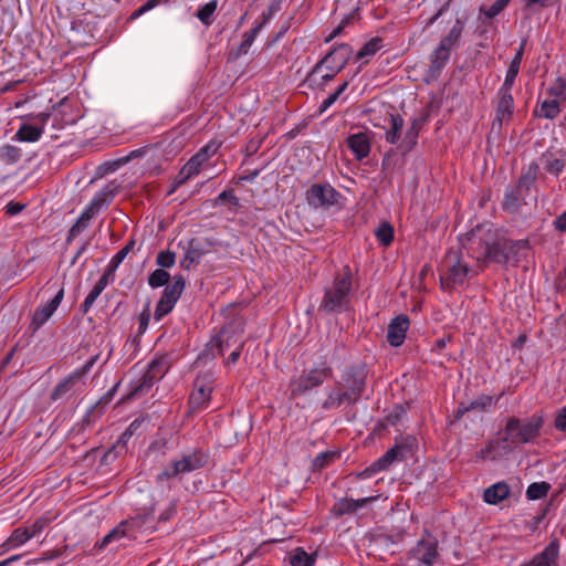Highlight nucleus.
Wrapping results in <instances>:
<instances>
[{"mask_svg":"<svg viewBox=\"0 0 566 566\" xmlns=\"http://www.w3.org/2000/svg\"><path fill=\"white\" fill-rule=\"evenodd\" d=\"M539 159L544 169L555 177H558L566 166V160L563 158H556L551 150L544 151Z\"/></svg>","mask_w":566,"mask_h":566,"instance_id":"7c9ffc66","label":"nucleus"},{"mask_svg":"<svg viewBox=\"0 0 566 566\" xmlns=\"http://www.w3.org/2000/svg\"><path fill=\"white\" fill-rule=\"evenodd\" d=\"M118 190V186L112 184H108L105 186L101 191H98L87 206L91 211L96 213L102 207H107L113 201L116 192Z\"/></svg>","mask_w":566,"mask_h":566,"instance_id":"cd10ccee","label":"nucleus"},{"mask_svg":"<svg viewBox=\"0 0 566 566\" xmlns=\"http://www.w3.org/2000/svg\"><path fill=\"white\" fill-rule=\"evenodd\" d=\"M539 174V165L532 161L525 169H523L517 184L509 186L505 189L504 198L502 201L503 211L514 214L521 211L522 207L526 205L525 198L530 193L532 187Z\"/></svg>","mask_w":566,"mask_h":566,"instance_id":"20e7f679","label":"nucleus"},{"mask_svg":"<svg viewBox=\"0 0 566 566\" xmlns=\"http://www.w3.org/2000/svg\"><path fill=\"white\" fill-rule=\"evenodd\" d=\"M554 426L558 431L566 432V406L557 412Z\"/></svg>","mask_w":566,"mask_h":566,"instance_id":"0e129e2a","label":"nucleus"},{"mask_svg":"<svg viewBox=\"0 0 566 566\" xmlns=\"http://www.w3.org/2000/svg\"><path fill=\"white\" fill-rule=\"evenodd\" d=\"M367 377L368 367L365 363L350 364L343 370L340 379L335 382V389L347 396L348 405H355L366 390Z\"/></svg>","mask_w":566,"mask_h":566,"instance_id":"39448f33","label":"nucleus"},{"mask_svg":"<svg viewBox=\"0 0 566 566\" xmlns=\"http://www.w3.org/2000/svg\"><path fill=\"white\" fill-rule=\"evenodd\" d=\"M410 554L420 563L431 566L438 554V539L426 528Z\"/></svg>","mask_w":566,"mask_h":566,"instance_id":"ddd939ff","label":"nucleus"},{"mask_svg":"<svg viewBox=\"0 0 566 566\" xmlns=\"http://www.w3.org/2000/svg\"><path fill=\"white\" fill-rule=\"evenodd\" d=\"M409 325V317L405 314L391 319L387 329V342L390 346L399 347L403 344Z\"/></svg>","mask_w":566,"mask_h":566,"instance_id":"6ab92c4d","label":"nucleus"},{"mask_svg":"<svg viewBox=\"0 0 566 566\" xmlns=\"http://www.w3.org/2000/svg\"><path fill=\"white\" fill-rule=\"evenodd\" d=\"M346 395H343L340 390H335L328 394L327 398L323 401L322 408L325 410H329L333 408H338L344 403H348V399Z\"/></svg>","mask_w":566,"mask_h":566,"instance_id":"49530a36","label":"nucleus"},{"mask_svg":"<svg viewBox=\"0 0 566 566\" xmlns=\"http://www.w3.org/2000/svg\"><path fill=\"white\" fill-rule=\"evenodd\" d=\"M218 7L217 0L209 1L197 11L198 19L206 25L212 23V15Z\"/></svg>","mask_w":566,"mask_h":566,"instance_id":"09e8293b","label":"nucleus"},{"mask_svg":"<svg viewBox=\"0 0 566 566\" xmlns=\"http://www.w3.org/2000/svg\"><path fill=\"white\" fill-rule=\"evenodd\" d=\"M558 555L559 539L554 537L543 549V552L535 555L532 560L524 563L521 566H558Z\"/></svg>","mask_w":566,"mask_h":566,"instance_id":"4be33fe9","label":"nucleus"},{"mask_svg":"<svg viewBox=\"0 0 566 566\" xmlns=\"http://www.w3.org/2000/svg\"><path fill=\"white\" fill-rule=\"evenodd\" d=\"M170 274L165 269H156L148 276V284L153 289L168 286Z\"/></svg>","mask_w":566,"mask_h":566,"instance_id":"a18cd8bd","label":"nucleus"},{"mask_svg":"<svg viewBox=\"0 0 566 566\" xmlns=\"http://www.w3.org/2000/svg\"><path fill=\"white\" fill-rule=\"evenodd\" d=\"M201 154H196L192 156L188 163L180 170V175H185V178H190L193 175L199 174L201 165L203 164V159H201Z\"/></svg>","mask_w":566,"mask_h":566,"instance_id":"de8ad7c7","label":"nucleus"},{"mask_svg":"<svg viewBox=\"0 0 566 566\" xmlns=\"http://www.w3.org/2000/svg\"><path fill=\"white\" fill-rule=\"evenodd\" d=\"M346 145L352 150L356 160H363L369 156L371 140L367 133L359 132L346 138Z\"/></svg>","mask_w":566,"mask_h":566,"instance_id":"5701e85b","label":"nucleus"},{"mask_svg":"<svg viewBox=\"0 0 566 566\" xmlns=\"http://www.w3.org/2000/svg\"><path fill=\"white\" fill-rule=\"evenodd\" d=\"M405 413L406 409L401 405H397L394 410L386 416V422L395 426L401 420Z\"/></svg>","mask_w":566,"mask_h":566,"instance_id":"13d9d810","label":"nucleus"},{"mask_svg":"<svg viewBox=\"0 0 566 566\" xmlns=\"http://www.w3.org/2000/svg\"><path fill=\"white\" fill-rule=\"evenodd\" d=\"M214 374L211 370L201 371L193 380V388L188 399L191 412L206 409L213 391Z\"/></svg>","mask_w":566,"mask_h":566,"instance_id":"1a4fd4ad","label":"nucleus"},{"mask_svg":"<svg viewBox=\"0 0 566 566\" xmlns=\"http://www.w3.org/2000/svg\"><path fill=\"white\" fill-rule=\"evenodd\" d=\"M25 208L24 203L17 202V201H10L6 206V213L9 216H15L20 213Z\"/></svg>","mask_w":566,"mask_h":566,"instance_id":"774afa93","label":"nucleus"},{"mask_svg":"<svg viewBox=\"0 0 566 566\" xmlns=\"http://www.w3.org/2000/svg\"><path fill=\"white\" fill-rule=\"evenodd\" d=\"M451 51L443 48V45H438L430 56V65L427 72L426 81L437 80L442 72L443 67L450 60Z\"/></svg>","mask_w":566,"mask_h":566,"instance_id":"b1692460","label":"nucleus"},{"mask_svg":"<svg viewBox=\"0 0 566 566\" xmlns=\"http://www.w3.org/2000/svg\"><path fill=\"white\" fill-rule=\"evenodd\" d=\"M316 559L315 554H307L303 547H297L291 558L292 566H313Z\"/></svg>","mask_w":566,"mask_h":566,"instance_id":"c03bdc74","label":"nucleus"},{"mask_svg":"<svg viewBox=\"0 0 566 566\" xmlns=\"http://www.w3.org/2000/svg\"><path fill=\"white\" fill-rule=\"evenodd\" d=\"M244 344H245L244 340H239L235 349L227 358V361H226L227 365L235 364L239 360V358L241 356V352H242V349L244 347Z\"/></svg>","mask_w":566,"mask_h":566,"instance_id":"69168bd1","label":"nucleus"},{"mask_svg":"<svg viewBox=\"0 0 566 566\" xmlns=\"http://www.w3.org/2000/svg\"><path fill=\"white\" fill-rule=\"evenodd\" d=\"M510 493V485L505 481H501L484 490L483 500L488 504L496 505L509 497Z\"/></svg>","mask_w":566,"mask_h":566,"instance_id":"c85d7f7f","label":"nucleus"},{"mask_svg":"<svg viewBox=\"0 0 566 566\" xmlns=\"http://www.w3.org/2000/svg\"><path fill=\"white\" fill-rule=\"evenodd\" d=\"M394 227L388 221H382L377 228L375 234L382 247H388L394 241Z\"/></svg>","mask_w":566,"mask_h":566,"instance_id":"a19ab883","label":"nucleus"},{"mask_svg":"<svg viewBox=\"0 0 566 566\" xmlns=\"http://www.w3.org/2000/svg\"><path fill=\"white\" fill-rule=\"evenodd\" d=\"M463 29L464 22L459 18L455 19L453 27L450 29L449 33L441 39L439 45H443V48L452 51V49L458 44Z\"/></svg>","mask_w":566,"mask_h":566,"instance_id":"c9c22d12","label":"nucleus"},{"mask_svg":"<svg viewBox=\"0 0 566 566\" xmlns=\"http://www.w3.org/2000/svg\"><path fill=\"white\" fill-rule=\"evenodd\" d=\"M29 539H31L29 531L25 527H18L11 533L3 546L7 547V549H10L24 544Z\"/></svg>","mask_w":566,"mask_h":566,"instance_id":"79ce46f5","label":"nucleus"},{"mask_svg":"<svg viewBox=\"0 0 566 566\" xmlns=\"http://www.w3.org/2000/svg\"><path fill=\"white\" fill-rule=\"evenodd\" d=\"M544 426L543 412H535L527 419H520L515 416L507 417L504 428L499 431L495 444L502 449H510L526 444L541 436Z\"/></svg>","mask_w":566,"mask_h":566,"instance_id":"f03ea898","label":"nucleus"},{"mask_svg":"<svg viewBox=\"0 0 566 566\" xmlns=\"http://www.w3.org/2000/svg\"><path fill=\"white\" fill-rule=\"evenodd\" d=\"M175 471V461L165 470H163L160 473L157 474L156 481L157 482H164L166 480H169L171 478H175L180 474V472H174Z\"/></svg>","mask_w":566,"mask_h":566,"instance_id":"e2e57ef3","label":"nucleus"},{"mask_svg":"<svg viewBox=\"0 0 566 566\" xmlns=\"http://www.w3.org/2000/svg\"><path fill=\"white\" fill-rule=\"evenodd\" d=\"M392 463L385 457H380L376 461L371 463V469L376 470L377 472L387 470Z\"/></svg>","mask_w":566,"mask_h":566,"instance_id":"338daca9","label":"nucleus"},{"mask_svg":"<svg viewBox=\"0 0 566 566\" xmlns=\"http://www.w3.org/2000/svg\"><path fill=\"white\" fill-rule=\"evenodd\" d=\"M551 490L548 482H534L526 489V497L531 501L541 500L547 495Z\"/></svg>","mask_w":566,"mask_h":566,"instance_id":"ea45409f","label":"nucleus"},{"mask_svg":"<svg viewBox=\"0 0 566 566\" xmlns=\"http://www.w3.org/2000/svg\"><path fill=\"white\" fill-rule=\"evenodd\" d=\"M382 42L384 40L380 36L371 38L356 53L355 60L367 63L382 48Z\"/></svg>","mask_w":566,"mask_h":566,"instance_id":"473e14b6","label":"nucleus"},{"mask_svg":"<svg viewBox=\"0 0 566 566\" xmlns=\"http://www.w3.org/2000/svg\"><path fill=\"white\" fill-rule=\"evenodd\" d=\"M459 242L461 249L475 259L481 269L491 263L518 266L531 249L528 240H512L489 222L476 224L460 237Z\"/></svg>","mask_w":566,"mask_h":566,"instance_id":"f257e3e1","label":"nucleus"},{"mask_svg":"<svg viewBox=\"0 0 566 566\" xmlns=\"http://www.w3.org/2000/svg\"><path fill=\"white\" fill-rule=\"evenodd\" d=\"M353 52V48L347 43L333 46L332 50L314 65L306 77V82H311L314 74L321 72L323 66L334 72V74H338L350 60Z\"/></svg>","mask_w":566,"mask_h":566,"instance_id":"9d476101","label":"nucleus"},{"mask_svg":"<svg viewBox=\"0 0 566 566\" xmlns=\"http://www.w3.org/2000/svg\"><path fill=\"white\" fill-rule=\"evenodd\" d=\"M64 296V289L63 286L60 287V290L56 292L54 297L49 301L46 304L39 306L32 316L31 325L34 329L40 328L45 322L49 321V318L53 315V313L56 311L59 305L61 304Z\"/></svg>","mask_w":566,"mask_h":566,"instance_id":"412c9836","label":"nucleus"},{"mask_svg":"<svg viewBox=\"0 0 566 566\" xmlns=\"http://www.w3.org/2000/svg\"><path fill=\"white\" fill-rule=\"evenodd\" d=\"M560 113L559 102L557 99H546L541 103L539 108L533 112L534 117L554 119Z\"/></svg>","mask_w":566,"mask_h":566,"instance_id":"f704fd0d","label":"nucleus"},{"mask_svg":"<svg viewBox=\"0 0 566 566\" xmlns=\"http://www.w3.org/2000/svg\"><path fill=\"white\" fill-rule=\"evenodd\" d=\"M263 28V23H259L258 25L253 27L250 31L244 33V39L241 42V44L230 53V60H238L241 55H244L249 52L250 46L252 45L253 41L255 40L258 33Z\"/></svg>","mask_w":566,"mask_h":566,"instance_id":"2f4dec72","label":"nucleus"},{"mask_svg":"<svg viewBox=\"0 0 566 566\" xmlns=\"http://www.w3.org/2000/svg\"><path fill=\"white\" fill-rule=\"evenodd\" d=\"M150 303L147 302L145 305V308L142 311V313L138 316L139 326H138V333L144 334L148 327L149 321H150V311H149Z\"/></svg>","mask_w":566,"mask_h":566,"instance_id":"4d7b16f0","label":"nucleus"},{"mask_svg":"<svg viewBox=\"0 0 566 566\" xmlns=\"http://www.w3.org/2000/svg\"><path fill=\"white\" fill-rule=\"evenodd\" d=\"M21 157V149L17 146L7 144L0 148V161L7 165H13L18 163Z\"/></svg>","mask_w":566,"mask_h":566,"instance_id":"58836bf2","label":"nucleus"},{"mask_svg":"<svg viewBox=\"0 0 566 566\" xmlns=\"http://www.w3.org/2000/svg\"><path fill=\"white\" fill-rule=\"evenodd\" d=\"M209 457L202 450L197 449L192 453L184 455L180 460L175 461V471L180 474L189 473L198 469L205 468Z\"/></svg>","mask_w":566,"mask_h":566,"instance_id":"aec40b11","label":"nucleus"},{"mask_svg":"<svg viewBox=\"0 0 566 566\" xmlns=\"http://www.w3.org/2000/svg\"><path fill=\"white\" fill-rule=\"evenodd\" d=\"M511 0H495L490 8L481 7L480 12L488 19H493L500 14L510 3Z\"/></svg>","mask_w":566,"mask_h":566,"instance_id":"864d4df0","label":"nucleus"},{"mask_svg":"<svg viewBox=\"0 0 566 566\" xmlns=\"http://www.w3.org/2000/svg\"><path fill=\"white\" fill-rule=\"evenodd\" d=\"M43 134V127L22 124L15 133V139L19 142L34 143L38 142Z\"/></svg>","mask_w":566,"mask_h":566,"instance_id":"e433bc0d","label":"nucleus"},{"mask_svg":"<svg viewBox=\"0 0 566 566\" xmlns=\"http://www.w3.org/2000/svg\"><path fill=\"white\" fill-rule=\"evenodd\" d=\"M499 102L495 109V116L511 119L514 113V99L512 95V88L500 87L497 92Z\"/></svg>","mask_w":566,"mask_h":566,"instance_id":"a878e982","label":"nucleus"},{"mask_svg":"<svg viewBox=\"0 0 566 566\" xmlns=\"http://www.w3.org/2000/svg\"><path fill=\"white\" fill-rule=\"evenodd\" d=\"M566 92V81L563 77H557L554 84L547 90V93L554 97H563Z\"/></svg>","mask_w":566,"mask_h":566,"instance_id":"6e6d98bb","label":"nucleus"},{"mask_svg":"<svg viewBox=\"0 0 566 566\" xmlns=\"http://www.w3.org/2000/svg\"><path fill=\"white\" fill-rule=\"evenodd\" d=\"M185 285L186 280L184 275L177 274L174 276V283L164 289L154 313L156 321H160L164 316L172 311L175 304L185 290Z\"/></svg>","mask_w":566,"mask_h":566,"instance_id":"9b49d317","label":"nucleus"},{"mask_svg":"<svg viewBox=\"0 0 566 566\" xmlns=\"http://www.w3.org/2000/svg\"><path fill=\"white\" fill-rule=\"evenodd\" d=\"M356 511H355V507L353 504V499H348V497L340 499L332 507V513L336 517H340L345 514H353Z\"/></svg>","mask_w":566,"mask_h":566,"instance_id":"3c124183","label":"nucleus"},{"mask_svg":"<svg viewBox=\"0 0 566 566\" xmlns=\"http://www.w3.org/2000/svg\"><path fill=\"white\" fill-rule=\"evenodd\" d=\"M49 525V520L45 517L38 518L32 525L25 527L29 531V534L32 537L40 534L46 526Z\"/></svg>","mask_w":566,"mask_h":566,"instance_id":"bf43d9fd","label":"nucleus"},{"mask_svg":"<svg viewBox=\"0 0 566 566\" xmlns=\"http://www.w3.org/2000/svg\"><path fill=\"white\" fill-rule=\"evenodd\" d=\"M184 250L185 253L180 260V266L185 270H189L192 264L200 263L201 259L209 252L206 244L198 238L188 240Z\"/></svg>","mask_w":566,"mask_h":566,"instance_id":"a211bd4d","label":"nucleus"},{"mask_svg":"<svg viewBox=\"0 0 566 566\" xmlns=\"http://www.w3.org/2000/svg\"><path fill=\"white\" fill-rule=\"evenodd\" d=\"M342 195L329 184H313L306 190V200L311 207L328 209L338 205Z\"/></svg>","mask_w":566,"mask_h":566,"instance_id":"f8f14e48","label":"nucleus"},{"mask_svg":"<svg viewBox=\"0 0 566 566\" xmlns=\"http://www.w3.org/2000/svg\"><path fill=\"white\" fill-rule=\"evenodd\" d=\"M119 387V382L115 384L111 389H108L102 397L101 399L92 407L87 410L83 421L85 423H90V417L91 415L97 410L99 407L103 408L104 406L108 405L112 399L114 398L116 391H117V388Z\"/></svg>","mask_w":566,"mask_h":566,"instance_id":"37998d69","label":"nucleus"},{"mask_svg":"<svg viewBox=\"0 0 566 566\" xmlns=\"http://www.w3.org/2000/svg\"><path fill=\"white\" fill-rule=\"evenodd\" d=\"M176 262V253L170 250L160 251L156 256V264L161 269H169Z\"/></svg>","mask_w":566,"mask_h":566,"instance_id":"5fc2aeb1","label":"nucleus"},{"mask_svg":"<svg viewBox=\"0 0 566 566\" xmlns=\"http://www.w3.org/2000/svg\"><path fill=\"white\" fill-rule=\"evenodd\" d=\"M97 360V355L88 359L81 368H77L69 376L56 384L51 392V400L55 401L63 398L71 389L92 369Z\"/></svg>","mask_w":566,"mask_h":566,"instance_id":"4468645a","label":"nucleus"},{"mask_svg":"<svg viewBox=\"0 0 566 566\" xmlns=\"http://www.w3.org/2000/svg\"><path fill=\"white\" fill-rule=\"evenodd\" d=\"M138 525V520L137 518H133L130 521H125V522H122L118 526H116L115 528H113L108 534H106L102 541L97 542L95 544V547L97 549H103L105 548L112 541L116 539V538H120V537H124V536H130L128 534V532L130 531L132 527L134 526H137Z\"/></svg>","mask_w":566,"mask_h":566,"instance_id":"bb28decb","label":"nucleus"},{"mask_svg":"<svg viewBox=\"0 0 566 566\" xmlns=\"http://www.w3.org/2000/svg\"><path fill=\"white\" fill-rule=\"evenodd\" d=\"M504 392H501L499 396H490V395H481L470 403L459 402L457 409L454 410V420H460L467 412L471 410H478L481 412H485L491 410L496 402L503 397Z\"/></svg>","mask_w":566,"mask_h":566,"instance_id":"2eb2a0df","label":"nucleus"},{"mask_svg":"<svg viewBox=\"0 0 566 566\" xmlns=\"http://www.w3.org/2000/svg\"><path fill=\"white\" fill-rule=\"evenodd\" d=\"M237 334L233 323L223 325L210 342L211 348L217 350V353L211 354L212 358L222 356L226 348L233 346L239 340V337L235 338Z\"/></svg>","mask_w":566,"mask_h":566,"instance_id":"f3484780","label":"nucleus"},{"mask_svg":"<svg viewBox=\"0 0 566 566\" xmlns=\"http://www.w3.org/2000/svg\"><path fill=\"white\" fill-rule=\"evenodd\" d=\"M353 19V15L352 14H348L346 17L343 18V20L340 21V23L333 30V32L325 39V42L328 43L331 42L333 39H335L336 36H338L343 30L345 29L346 25H348L350 23V20Z\"/></svg>","mask_w":566,"mask_h":566,"instance_id":"052dcab7","label":"nucleus"},{"mask_svg":"<svg viewBox=\"0 0 566 566\" xmlns=\"http://www.w3.org/2000/svg\"><path fill=\"white\" fill-rule=\"evenodd\" d=\"M336 457H337V453L334 451L321 452L312 461V470L319 471V470L326 468Z\"/></svg>","mask_w":566,"mask_h":566,"instance_id":"603ef678","label":"nucleus"},{"mask_svg":"<svg viewBox=\"0 0 566 566\" xmlns=\"http://www.w3.org/2000/svg\"><path fill=\"white\" fill-rule=\"evenodd\" d=\"M221 202H228L234 208H239L241 206L240 199L235 196L234 190L232 188H228L221 191L219 196L212 200V206L217 207Z\"/></svg>","mask_w":566,"mask_h":566,"instance_id":"8fccbe9b","label":"nucleus"},{"mask_svg":"<svg viewBox=\"0 0 566 566\" xmlns=\"http://www.w3.org/2000/svg\"><path fill=\"white\" fill-rule=\"evenodd\" d=\"M169 367L170 364L167 355L155 357L149 361L140 379L135 385H132L129 394L123 397V400L138 398L148 392L166 375Z\"/></svg>","mask_w":566,"mask_h":566,"instance_id":"423d86ee","label":"nucleus"},{"mask_svg":"<svg viewBox=\"0 0 566 566\" xmlns=\"http://www.w3.org/2000/svg\"><path fill=\"white\" fill-rule=\"evenodd\" d=\"M417 440L412 436L406 437L400 443H396L392 448L385 452V457L392 463L395 461H405L408 454L412 453Z\"/></svg>","mask_w":566,"mask_h":566,"instance_id":"393cba45","label":"nucleus"},{"mask_svg":"<svg viewBox=\"0 0 566 566\" xmlns=\"http://www.w3.org/2000/svg\"><path fill=\"white\" fill-rule=\"evenodd\" d=\"M94 212L91 211L87 207L81 213L80 218L71 227L66 237V243H71L81 232H83L87 227L92 218L94 217Z\"/></svg>","mask_w":566,"mask_h":566,"instance_id":"72a5a7b5","label":"nucleus"},{"mask_svg":"<svg viewBox=\"0 0 566 566\" xmlns=\"http://www.w3.org/2000/svg\"><path fill=\"white\" fill-rule=\"evenodd\" d=\"M429 117H430V112L424 111L420 116L415 117L411 120V124H410L409 128L407 129L405 137L401 139L400 144L398 145V149L401 151L402 155L410 153L415 148V146L418 143L420 129L428 122Z\"/></svg>","mask_w":566,"mask_h":566,"instance_id":"dca6fc26","label":"nucleus"},{"mask_svg":"<svg viewBox=\"0 0 566 566\" xmlns=\"http://www.w3.org/2000/svg\"><path fill=\"white\" fill-rule=\"evenodd\" d=\"M443 265L446 273L440 276L442 290H452L455 285L464 283L470 268L462 263L460 251L450 250L443 260Z\"/></svg>","mask_w":566,"mask_h":566,"instance_id":"6e6552de","label":"nucleus"},{"mask_svg":"<svg viewBox=\"0 0 566 566\" xmlns=\"http://www.w3.org/2000/svg\"><path fill=\"white\" fill-rule=\"evenodd\" d=\"M333 368L327 361H322L319 366L304 370L297 378L290 381L292 397L303 396L312 389L319 387L326 379L333 377Z\"/></svg>","mask_w":566,"mask_h":566,"instance_id":"0eeeda50","label":"nucleus"},{"mask_svg":"<svg viewBox=\"0 0 566 566\" xmlns=\"http://www.w3.org/2000/svg\"><path fill=\"white\" fill-rule=\"evenodd\" d=\"M352 276L353 273L349 265H345L342 274H337L332 286L325 290L319 310L326 313H340L349 308Z\"/></svg>","mask_w":566,"mask_h":566,"instance_id":"7ed1b4c3","label":"nucleus"},{"mask_svg":"<svg viewBox=\"0 0 566 566\" xmlns=\"http://www.w3.org/2000/svg\"><path fill=\"white\" fill-rule=\"evenodd\" d=\"M405 120L399 114L390 115V129L386 132V142L392 145H399L401 130L403 127Z\"/></svg>","mask_w":566,"mask_h":566,"instance_id":"4c0bfd02","label":"nucleus"},{"mask_svg":"<svg viewBox=\"0 0 566 566\" xmlns=\"http://www.w3.org/2000/svg\"><path fill=\"white\" fill-rule=\"evenodd\" d=\"M135 240L130 239L124 248H122L114 256L113 259L115 262H118L119 264L124 261V259L127 256V254L134 249Z\"/></svg>","mask_w":566,"mask_h":566,"instance_id":"680f3d73","label":"nucleus"},{"mask_svg":"<svg viewBox=\"0 0 566 566\" xmlns=\"http://www.w3.org/2000/svg\"><path fill=\"white\" fill-rule=\"evenodd\" d=\"M526 45V40H523L517 49L514 57L512 59L509 69L506 71L505 80L502 84L505 88H512L515 82L516 76L520 72L521 62L523 60V54Z\"/></svg>","mask_w":566,"mask_h":566,"instance_id":"c756f323","label":"nucleus"}]
</instances>
